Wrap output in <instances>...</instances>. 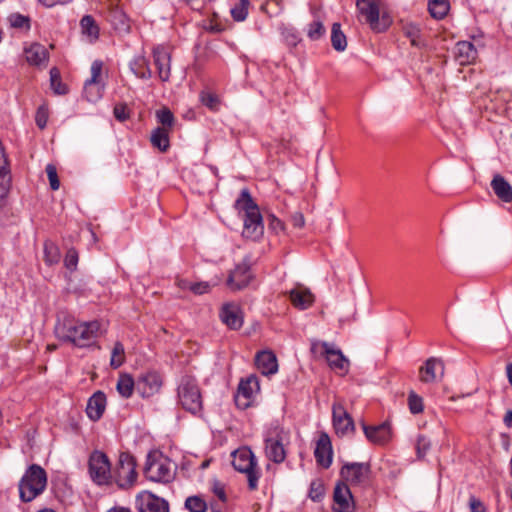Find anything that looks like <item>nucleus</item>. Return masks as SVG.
Returning a JSON list of instances; mask_svg holds the SVG:
<instances>
[{"instance_id": "f257e3e1", "label": "nucleus", "mask_w": 512, "mask_h": 512, "mask_svg": "<svg viewBox=\"0 0 512 512\" xmlns=\"http://www.w3.org/2000/svg\"><path fill=\"white\" fill-rule=\"evenodd\" d=\"M234 206L239 213H242L243 237L254 241L261 238L264 233L262 215L248 189L241 191Z\"/></svg>"}, {"instance_id": "f03ea898", "label": "nucleus", "mask_w": 512, "mask_h": 512, "mask_svg": "<svg viewBox=\"0 0 512 512\" xmlns=\"http://www.w3.org/2000/svg\"><path fill=\"white\" fill-rule=\"evenodd\" d=\"M47 486L46 471L38 464L30 465L19 481V496L30 502L41 495Z\"/></svg>"}, {"instance_id": "7ed1b4c3", "label": "nucleus", "mask_w": 512, "mask_h": 512, "mask_svg": "<svg viewBox=\"0 0 512 512\" xmlns=\"http://www.w3.org/2000/svg\"><path fill=\"white\" fill-rule=\"evenodd\" d=\"M178 403L193 415H200L203 408L202 396L195 378L184 376L177 389Z\"/></svg>"}, {"instance_id": "20e7f679", "label": "nucleus", "mask_w": 512, "mask_h": 512, "mask_svg": "<svg viewBox=\"0 0 512 512\" xmlns=\"http://www.w3.org/2000/svg\"><path fill=\"white\" fill-rule=\"evenodd\" d=\"M144 475L149 481L166 484L174 479L175 468L171 460L162 454H149Z\"/></svg>"}, {"instance_id": "39448f33", "label": "nucleus", "mask_w": 512, "mask_h": 512, "mask_svg": "<svg viewBox=\"0 0 512 512\" xmlns=\"http://www.w3.org/2000/svg\"><path fill=\"white\" fill-rule=\"evenodd\" d=\"M311 352L325 357L329 367L339 375L344 376L348 373L350 361L334 344L326 341L312 340Z\"/></svg>"}, {"instance_id": "423d86ee", "label": "nucleus", "mask_w": 512, "mask_h": 512, "mask_svg": "<svg viewBox=\"0 0 512 512\" xmlns=\"http://www.w3.org/2000/svg\"><path fill=\"white\" fill-rule=\"evenodd\" d=\"M232 465L235 470L247 475L248 487L250 490H256L260 477L256 469L257 462L253 452L249 448H240L232 453Z\"/></svg>"}, {"instance_id": "0eeeda50", "label": "nucleus", "mask_w": 512, "mask_h": 512, "mask_svg": "<svg viewBox=\"0 0 512 512\" xmlns=\"http://www.w3.org/2000/svg\"><path fill=\"white\" fill-rule=\"evenodd\" d=\"M356 7L360 20L363 19L372 30L382 32L389 27L390 19L385 14L380 17V8L376 0H357Z\"/></svg>"}, {"instance_id": "6e6552de", "label": "nucleus", "mask_w": 512, "mask_h": 512, "mask_svg": "<svg viewBox=\"0 0 512 512\" xmlns=\"http://www.w3.org/2000/svg\"><path fill=\"white\" fill-rule=\"evenodd\" d=\"M88 472L91 480L98 486L109 485L112 482L111 463L102 451L95 450L91 453Z\"/></svg>"}, {"instance_id": "1a4fd4ad", "label": "nucleus", "mask_w": 512, "mask_h": 512, "mask_svg": "<svg viewBox=\"0 0 512 512\" xmlns=\"http://www.w3.org/2000/svg\"><path fill=\"white\" fill-rule=\"evenodd\" d=\"M114 477L116 484L121 489H129L135 484L137 480L136 461L131 454L120 453Z\"/></svg>"}, {"instance_id": "9d476101", "label": "nucleus", "mask_w": 512, "mask_h": 512, "mask_svg": "<svg viewBox=\"0 0 512 512\" xmlns=\"http://www.w3.org/2000/svg\"><path fill=\"white\" fill-rule=\"evenodd\" d=\"M285 432L279 427L271 428L265 436V453L274 463H282L286 458L284 448Z\"/></svg>"}, {"instance_id": "9b49d317", "label": "nucleus", "mask_w": 512, "mask_h": 512, "mask_svg": "<svg viewBox=\"0 0 512 512\" xmlns=\"http://www.w3.org/2000/svg\"><path fill=\"white\" fill-rule=\"evenodd\" d=\"M103 62L94 60L91 64V77L84 83V96L87 101L95 103L103 97L105 84L101 80Z\"/></svg>"}, {"instance_id": "f8f14e48", "label": "nucleus", "mask_w": 512, "mask_h": 512, "mask_svg": "<svg viewBox=\"0 0 512 512\" xmlns=\"http://www.w3.org/2000/svg\"><path fill=\"white\" fill-rule=\"evenodd\" d=\"M138 512H169V503L150 491L139 492L135 497Z\"/></svg>"}, {"instance_id": "ddd939ff", "label": "nucleus", "mask_w": 512, "mask_h": 512, "mask_svg": "<svg viewBox=\"0 0 512 512\" xmlns=\"http://www.w3.org/2000/svg\"><path fill=\"white\" fill-rule=\"evenodd\" d=\"M340 475L346 484L361 485L369 479L370 465L359 462L345 463L340 470Z\"/></svg>"}, {"instance_id": "4468645a", "label": "nucleus", "mask_w": 512, "mask_h": 512, "mask_svg": "<svg viewBox=\"0 0 512 512\" xmlns=\"http://www.w3.org/2000/svg\"><path fill=\"white\" fill-rule=\"evenodd\" d=\"M361 426L367 440L375 445H386L393 437L392 426L388 420L379 425H367L362 422Z\"/></svg>"}, {"instance_id": "2eb2a0df", "label": "nucleus", "mask_w": 512, "mask_h": 512, "mask_svg": "<svg viewBox=\"0 0 512 512\" xmlns=\"http://www.w3.org/2000/svg\"><path fill=\"white\" fill-rule=\"evenodd\" d=\"M162 386V378L155 371H148L138 376L136 391L143 398H148L159 392Z\"/></svg>"}, {"instance_id": "dca6fc26", "label": "nucleus", "mask_w": 512, "mask_h": 512, "mask_svg": "<svg viewBox=\"0 0 512 512\" xmlns=\"http://www.w3.org/2000/svg\"><path fill=\"white\" fill-rule=\"evenodd\" d=\"M259 388L258 378L255 375L241 380L235 396L236 405L241 409L249 407L255 393L259 391Z\"/></svg>"}, {"instance_id": "f3484780", "label": "nucleus", "mask_w": 512, "mask_h": 512, "mask_svg": "<svg viewBox=\"0 0 512 512\" xmlns=\"http://www.w3.org/2000/svg\"><path fill=\"white\" fill-rule=\"evenodd\" d=\"M334 512H355V502L349 486L340 482L337 483L333 493Z\"/></svg>"}, {"instance_id": "a211bd4d", "label": "nucleus", "mask_w": 512, "mask_h": 512, "mask_svg": "<svg viewBox=\"0 0 512 512\" xmlns=\"http://www.w3.org/2000/svg\"><path fill=\"white\" fill-rule=\"evenodd\" d=\"M332 417L333 426L337 435L346 436L354 431V421L342 404H333Z\"/></svg>"}, {"instance_id": "6ab92c4d", "label": "nucleus", "mask_w": 512, "mask_h": 512, "mask_svg": "<svg viewBox=\"0 0 512 512\" xmlns=\"http://www.w3.org/2000/svg\"><path fill=\"white\" fill-rule=\"evenodd\" d=\"M81 324L82 322L76 321L70 316H66L56 324V335L60 340L70 342L76 346V338L80 334Z\"/></svg>"}, {"instance_id": "aec40b11", "label": "nucleus", "mask_w": 512, "mask_h": 512, "mask_svg": "<svg viewBox=\"0 0 512 512\" xmlns=\"http://www.w3.org/2000/svg\"><path fill=\"white\" fill-rule=\"evenodd\" d=\"M153 62L157 69L158 77L162 82H167L171 75V55L164 46L158 45L152 51Z\"/></svg>"}, {"instance_id": "412c9836", "label": "nucleus", "mask_w": 512, "mask_h": 512, "mask_svg": "<svg viewBox=\"0 0 512 512\" xmlns=\"http://www.w3.org/2000/svg\"><path fill=\"white\" fill-rule=\"evenodd\" d=\"M444 376V364L439 358H428L420 367L419 378L423 383H433Z\"/></svg>"}, {"instance_id": "4be33fe9", "label": "nucleus", "mask_w": 512, "mask_h": 512, "mask_svg": "<svg viewBox=\"0 0 512 512\" xmlns=\"http://www.w3.org/2000/svg\"><path fill=\"white\" fill-rule=\"evenodd\" d=\"M251 278L250 265L247 261H243L231 271L227 279V285L231 290H241L249 284Z\"/></svg>"}, {"instance_id": "5701e85b", "label": "nucleus", "mask_w": 512, "mask_h": 512, "mask_svg": "<svg viewBox=\"0 0 512 512\" xmlns=\"http://www.w3.org/2000/svg\"><path fill=\"white\" fill-rule=\"evenodd\" d=\"M101 333V324L98 321L82 322L80 334L76 338V346L80 348L91 346Z\"/></svg>"}, {"instance_id": "b1692460", "label": "nucleus", "mask_w": 512, "mask_h": 512, "mask_svg": "<svg viewBox=\"0 0 512 512\" xmlns=\"http://www.w3.org/2000/svg\"><path fill=\"white\" fill-rule=\"evenodd\" d=\"M316 461L324 468H329L332 463V445L329 436L322 433L317 442L314 451Z\"/></svg>"}, {"instance_id": "393cba45", "label": "nucleus", "mask_w": 512, "mask_h": 512, "mask_svg": "<svg viewBox=\"0 0 512 512\" xmlns=\"http://www.w3.org/2000/svg\"><path fill=\"white\" fill-rule=\"evenodd\" d=\"M255 364L262 375H273L278 371L276 355L272 351L264 350L258 352L255 357Z\"/></svg>"}, {"instance_id": "a878e982", "label": "nucleus", "mask_w": 512, "mask_h": 512, "mask_svg": "<svg viewBox=\"0 0 512 512\" xmlns=\"http://www.w3.org/2000/svg\"><path fill=\"white\" fill-rule=\"evenodd\" d=\"M106 408V395L102 391H96L87 402L86 413L92 421L99 420Z\"/></svg>"}, {"instance_id": "bb28decb", "label": "nucleus", "mask_w": 512, "mask_h": 512, "mask_svg": "<svg viewBox=\"0 0 512 512\" xmlns=\"http://www.w3.org/2000/svg\"><path fill=\"white\" fill-rule=\"evenodd\" d=\"M289 298L293 306L300 310L309 308L314 302L311 291L303 286H297L289 292Z\"/></svg>"}, {"instance_id": "cd10ccee", "label": "nucleus", "mask_w": 512, "mask_h": 512, "mask_svg": "<svg viewBox=\"0 0 512 512\" xmlns=\"http://www.w3.org/2000/svg\"><path fill=\"white\" fill-rule=\"evenodd\" d=\"M220 318L230 329L237 330L243 324L240 309L234 304H226L220 312Z\"/></svg>"}, {"instance_id": "c85d7f7f", "label": "nucleus", "mask_w": 512, "mask_h": 512, "mask_svg": "<svg viewBox=\"0 0 512 512\" xmlns=\"http://www.w3.org/2000/svg\"><path fill=\"white\" fill-rule=\"evenodd\" d=\"M454 55L461 65L472 63L477 57V50L469 41H460L456 44Z\"/></svg>"}, {"instance_id": "c756f323", "label": "nucleus", "mask_w": 512, "mask_h": 512, "mask_svg": "<svg viewBox=\"0 0 512 512\" xmlns=\"http://www.w3.org/2000/svg\"><path fill=\"white\" fill-rule=\"evenodd\" d=\"M25 57L29 64L40 66L48 61L49 54L45 46L33 43L25 49Z\"/></svg>"}, {"instance_id": "7c9ffc66", "label": "nucleus", "mask_w": 512, "mask_h": 512, "mask_svg": "<svg viewBox=\"0 0 512 512\" xmlns=\"http://www.w3.org/2000/svg\"><path fill=\"white\" fill-rule=\"evenodd\" d=\"M491 187L496 196L505 203L512 202V186L500 174L494 175Z\"/></svg>"}, {"instance_id": "2f4dec72", "label": "nucleus", "mask_w": 512, "mask_h": 512, "mask_svg": "<svg viewBox=\"0 0 512 512\" xmlns=\"http://www.w3.org/2000/svg\"><path fill=\"white\" fill-rule=\"evenodd\" d=\"M10 188V176L8 162L2 150H0V208Z\"/></svg>"}, {"instance_id": "473e14b6", "label": "nucleus", "mask_w": 512, "mask_h": 512, "mask_svg": "<svg viewBox=\"0 0 512 512\" xmlns=\"http://www.w3.org/2000/svg\"><path fill=\"white\" fill-rule=\"evenodd\" d=\"M129 68L131 72L140 79L147 80L152 77L149 62L144 56L139 55L134 57L129 63Z\"/></svg>"}, {"instance_id": "72a5a7b5", "label": "nucleus", "mask_w": 512, "mask_h": 512, "mask_svg": "<svg viewBox=\"0 0 512 512\" xmlns=\"http://www.w3.org/2000/svg\"><path fill=\"white\" fill-rule=\"evenodd\" d=\"M116 390L121 397L128 399L132 396L133 391L136 390V381L128 373H121L117 380Z\"/></svg>"}, {"instance_id": "f704fd0d", "label": "nucleus", "mask_w": 512, "mask_h": 512, "mask_svg": "<svg viewBox=\"0 0 512 512\" xmlns=\"http://www.w3.org/2000/svg\"><path fill=\"white\" fill-rule=\"evenodd\" d=\"M169 131L167 128L154 129L150 137L152 146L161 152H166L170 147Z\"/></svg>"}, {"instance_id": "c9c22d12", "label": "nucleus", "mask_w": 512, "mask_h": 512, "mask_svg": "<svg viewBox=\"0 0 512 512\" xmlns=\"http://www.w3.org/2000/svg\"><path fill=\"white\" fill-rule=\"evenodd\" d=\"M82 34L86 36L90 42H94L99 38V26L91 15H84L80 20Z\"/></svg>"}, {"instance_id": "e433bc0d", "label": "nucleus", "mask_w": 512, "mask_h": 512, "mask_svg": "<svg viewBox=\"0 0 512 512\" xmlns=\"http://www.w3.org/2000/svg\"><path fill=\"white\" fill-rule=\"evenodd\" d=\"M450 4L448 0H429L428 10L435 19H443L449 12Z\"/></svg>"}, {"instance_id": "4c0bfd02", "label": "nucleus", "mask_w": 512, "mask_h": 512, "mask_svg": "<svg viewBox=\"0 0 512 512\" xmlns=\"http://www.w3.org/2000/svg\"><path fill=\"white\" fill-rule=\"evenodd\" d=\"M331 44L332 47L339 52H342L347 47V39L345 34L341 30L339 23H333L331 29Z\"/></svg>"}, {"instance_id": "58836bf2", "label": "nucleus", "mask_w": 512, "mask_h": 512, "mask_svg": "<svg viewBox=\"0 0 512 512\" xmlns=\"http://www.w3.org/2000/svg\"><path fill=\"white\" fill-rule=\"evenodd\" d=\"M125 361L124 346L120 342H116L111 352L110 365L114 369L119 368Z\"/></svg>"}, {"instance_id": "ea45409f", "label": "nucleus", "mask_w": 512, "mask_h": 512, "mask_svg": "<svg viewBox=\"0 0 512 512\" xmlns=\"http://www.w3.org/2000/svg\"><path fill=\"white\" fill-rule=\"evenodd\" d=\"M185 508L190 512H206L207 503L200 496H190L185 500Z\"/></svg>"}, {"instance_id": "a19ab883", "label": "nucleus", "mask_w": 512, "mask_h": 512, "mask_svg": "<svg viewBox=\"0 0 512 512\" xmlns=\"http://www.w3.org/2000/svg\"><path fill=\"white\" fill-rule=\"evenodd\" d=\"M326 33V29L320 20H314L308 25L307 36L312 41H317Z\"/></svg>"}, {"instance_id": "79ce46f5", "label": "nucleus", "mask_w": 512, "mask_h": 512, "mask_svg": "<svg viewBox=\"0 0 512 512\" xmlns=\"http://www.w3.org/2000/svg\"><path fill=\"white\" fill-rule=\"evenodd\" d=\"M249 0H239V3L231 9V16L235 21L241 22L247 18Z\"/></svg>"}, {"instance_id": "37998d69", "label": "nucleus", "mask_w": 512, "mask_h": 512, "mask_svg": "<svg viewBox=\"0 0 512 512\" xmlns=\"http://www.w3.org/2000/svg\"><path fill=\"white\" fill-rule=\"evenodd\" d=\"M325 494V487L320 479H315L310 484L309 498L314 502H319L323 499Z\"/></svg>"}, {"instance_id": "c03bdc74", "label": "nucleus", "mask_w": 512, "mask_h": 512, "mask_svg": "<svg viewBox=\"0 0 512 512\" xmlns=\"http://www.w3.org/2000/svg\"><path fill=\"white\" fill-rule=\"evenodd\" d=\"M50 82L51 87L56 94L63 95L67 93V86L61 82L60 73L57 68H52L50 70Z\"/></svg>"}, {"instance_id": "a18cd8bd", "label": "nucleus", "mask_w": 512, "mask_h": 512, "mask_svg": "<svg viewBox=\"0 0 512 512\" xmlns=\"http://www.w3.org/2000/svg\"><path fill=\"white\" fill-rule=\"evenodd\" d=\"M158 122L162 125L160 128L170 130L174 124L175 118L170 109L164 107L156 112Z\"/></svg>"}, {"instance_id": "49530a36", "label": "nucleus", "mask_w": 512, "mask_h": 512, "mask_svg": "<svg viewBox=\"0 0 512 512\" xmlns=\"http://www.w3.org/2000/svg\"><path fill=\"white\" fill-rule=\"evenodd\" d=\"M405 34L410 39L411 44L416 47L424 46V42L421 40V31L416 25H408L405 27Z\"/></svg>"}, {"instance_id": "de8ad7c7", "label": "nucleus", "mask_w": 512, "mask_h": 512, "mask_svg": "<svg viewBox=\"0 0 512 512\" xmlns=\"http://www.w3.org/2000/svg\"><path fill=\"white\" fill-rule=\"evenodd\" d=\"M10 25L14 28L30 29V19L28 16H24L19 13H14L9 16Z\"/></svg>"}, {"instance_id": "09e8293b", "label": "nucleus", "mask_w": 512, "mask_h": 512, "mask_svg": "<svg viewBox=\"0 0 512 512\" xmlns=\"http://www.w3.org/2000/svg\"><path fill=\"white\" fill-rule=\"evenodd\" d=\"M408 405L412 414H419L423 411V400L415 392L411 391L408 396Z\"/></svg>"}, {"instance_id": "8fccbe9b", "label": "nucleus", "mask_w": 512, "mask_h": 512, "mask_svg": "<svg viewBox=\"0 0 512 512\" xmlns=\"http://www.w3.org/2000/svg\"><path fill=\"white\" fill-rule=\"evenodd\" d=\"M431 448V441L424 435H419L416 441V452L418 458H423L426 456L428 451Z\"/></svg>"}, {"instance_id": "3c124183", "label": "nucleus", "mask_w": 512, "mask_h": 512, "mask_svg": "<svg viewBox=\"0 0 512 512\" xmlns=\"http://www.w3.org/2000/svg\"><path fill=\"white\" fill-rule=\"evenodd\" d=\"M200 100L202 104L208 107L211 110H217L219 105V100L217 96L209 92H202L200 94Z\"/></svg>"}, {"instance_id": "603ef678", "label": "nucleus", "mask_w": 512, "mask_h": 512, "mask_svg": "<svg viewBox=\"0 0 512 512\" xmlns=\"http://www.w3.org/2000/svg\"><path fill=\"white\" fill-rule=\"evenodd\" d=\"M46 173L49 179V184L52 190H58L60 187V181L57 175V169L53 164H48L46 166Z\"/></svg>"}, {"instance_id": "864d4df0", "label": "nucleus", "mask_w": 512, "mask_h": 512, "mask_svg": "<svg viewBox=\"0 0 512 512\" xmlns=\"http://www.w3.org/2000/svg\"><path fill=\"white\" fill-rule=\"evenodd\" d=\"M78 264V253L75 249L71 248L67 251L65 259H64V265L67 269L73 271L76 269Z\"/></svg>"}, {"instance_id": "5fc2aeb1", "label": "nucleus", "mask_w": 512, "mask_h": 512, "mask_svg": "<svg viewBox=\"0 0 512 512\" xmlns=\"http://www.w3.org/2000/svg\"><path fill=\"white\" fill-rule=\"evenodd\" d=\"M45 257L46 261L49 264L57 263L59 260V252L58 248L54 246L53 244H45L44 247Z\"/></svg>"}, {"instance_id": "6e6d98bb", "label": "nucleus", "mask_w": 512, "mask_h": 512, "mask_svg": "<svg viewBox=\"0 0 512 512\" xmlns=\"http://www.w3.org/2000/svg\"><path fill=\"white\" fill-rule=\"evenodd\" d=\"M35 121L40 129H44L48 121V112L44 107H39L36 113Z\"/></svg>"}, {"instance_id": "4d7b16f0", "label": "nucleus", "mask_w": 512, "mask_h": 512, "mask_svg": "<svg viewBox=\"0 0 512 512\" xmlns=\"http://www.w3.org/2000/svg\"><path fill=\"white\" fill-rule=\"evenodd\" d=\"M469 508L471 512H486L484 503L475 496L469 498Z\"/></svg>"}, {"instance_id": "13d9d810", "label": "nucleus", "mask_w": 512, "mask_h": 512, "mask_svg": "<svg viewBox=\"0 0 512 512\" xmlns=\"http://www.w3.org/2000/svg\"><path fill=\"white\" fill-rule=\"evenodd\" d=\"M210 284L208 282H195L192 284L191 291L196 295H202L210 291Z\"/></svg>"}, {"instance_id": "bf43d9fd", "label": "nucleus", "mask_w": 512, "mask_h": 512, "mask_svg": "<svg viewBox=\"0 0 512 512\" xmlns=\"http://www.w3.org/2000/svg\"><path fill=\"white\" fill-rule=\"evenodd\" d=\"M268 227L275 233H278L280 231L284 230V224L283 222L275 217L274 215H270L268 218Z\"/></svg>"}, {"instance_id": "052dcab7", "label": "nucleus", "mask_w": 512, "mask_h": 512, "mask_svg": "<svg viewBox=\"0 0 512 512\" xmlns=\"http://www.w3.org/2000/svg\"><path fill=\"white\" fill-rule=\"evenodd\" d=\"M113 114L115 118L119 121H125L129 117L125 105H116L114 107Z\"/></svg>"}, {"instance_id": "680f3d73", "label": "nucleus", "mask_w": 512, "mask_h": 512, "mask_svg": "<svg viewBox=\"0 0 512 512\" xmlns=\"http://www.w3.org/2000/svg\"><path fill=\"white\" fill-rule=\"evenodd\" d=\"M292 225L296 228H302L305 224L304 216L301 212H295L291 215Z\"/></svg>"}, {"instance_id": "e2e57ef3", "label": "nucleus", "mask_w": 512, "mask_h": 512, "mask_svg": "<svg viewBox=\"0 0 512 512\" xmlns=\"http://www.w3.org/2000/svg\"><path fill=\"white\" fill-rule=\"evenodd\" d=\"M43 6L47 7V8H51V7H54L56 5H65V4H68L70 2H72L73 0H38Z\"/></svg>"}, {"instance_id": "0e129e2a", "label": "nucleus", "mask_w": 512, "mask_h": 512, "mask_svg": "<svg viewBox=\"0 0 512 512\" xmlns=\"http://www.w3.org/2000/svg\"><path fill=\"white\" fill-rule=\"evenodd\" d=\"M213 492L214 494L219 498V500L225 502L226 501V494L225 490L222 484L219 482H216L213 486Z\"/></svg>"}, {"instance_id": "69168bd1", "label": "nucleus", "mask_w": 512, "mask_h": 512, "mask_svg": "<svg viewBox=\"0 0 512 512\" xmlns=\"http://www.w3.org/2000/svg\"><path fill=\"white\" fill-rule=\"evenodd\" d=\"M192 284H193L192 282H190L189 280H186V279H179L177 281L178 287L182 290H190L191 291Z\"/></svg>"}, {"instance_id": "338daca9", "label": "nucleus", "mask_w": 512, "mask_h": 512, "mask_svg": "<svg viewBox=\"0 0 512 512\" xmlns=\"http://www.w3.org/2000/svg\"><path fill=\"white\" fill-rule=\"evenodd\" d=\"M504 423L508 427H512V410L508 411L504 417Z\"/></svg>"}, {"instance_id": "774afa93", "label": "nucleus", "mask_w": 512, "mask_h": 512, "mask_svg": "<svg viewBox=\"0 0 512 512\" xmlns=\"http://www.w3.org/2000/svg\"><path fill=\"white\" fill-rule=\"evenodd\" d=\"M107 512H132V511L127 507H113V508L109 509Z\"/></svg>"}]
</instances>
